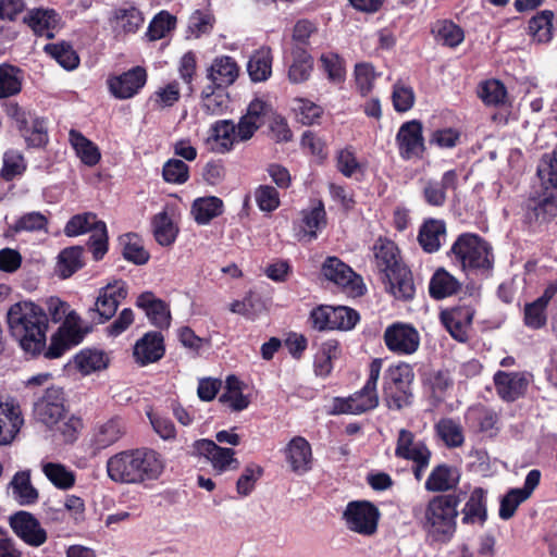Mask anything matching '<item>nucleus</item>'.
<instances>
[{
  "label": "nucleus",
  "mask_w": 557,
  "mask_h": 557,
  "mask_svg": "<svg viewBox=\"0 0 557 557\" xmlns=\"http://www.w3.org/2000/svg\"><path fill=\"white\" fill-rule=\"evenodd\" d=\"M7 321L12 337L26 354L36 356L42 352L49 320L40 306L32 301L16 302L9 308Z\"/></svg>",
  "instance_id": "f257e3e1"
},
{
  "label": "nucleus",
  "mask_w": 557,
  "mask_h": 557,
  "mask_svg": "<svg viewBox=\"0 0 557 557\" xmlns=\"http://www.w3.org/2000/svg\"><path fill=\"white\" fill-rule=\"evenodd\" d=\"M164 470L161 455L150 448L117 453L107 461L109 478L117 483L137 484L157 480Z\"/></svg>",
  "instance_id": "f03ea898"
},
{
  "label": "nucleus",
  "mask_w": 557,
  "mask_h": 557,
  "mask_svg": "<svg viewBox=\"0 0 557 557\" xmlns=\"http://www.w3.org/2000/svg\"><path fill=\"white\" fill-rule=\"evenodd\" d=\"M460 500L457 494H443L428 502L420 520L428 540L436 543H448L451 540L457 528Z\"/></svg>",
  "instance_id": "7ed1b4c3"
},
{
  "label": "nucleus",
  "mask_w": 557,
  "mask_h": 557,
  "mask_svg": "<svg viewBox=\"0 0 557 557\" xmlns=\"http://www.w3.org/2000/svg\"><path fill=\"white\" fill-rule=\"evenodd\" d=\"M540 190L534 189L527 203L528 218L546 221L557 213V146L548 156H544L537 166Z\"/></svg>",
  "instance_id": "20e7f679"
},
{
  "label": "nucleus",
  "mask_w": 557,
  "mask_h": 557,
  "mask_svg": "<svg viewBox=\"0 0 557 557\" xmlns=\"http://www.w3.org/2000/svg\"><path fill=\"white\" fill-rule=\"evenodd\" d=\"M382 360L374 359L369 366V376L364 386L347 398L336 397L333 400V414H360L372 410L379 405L376 392L377 381L382 370Z\"/></svg>",
  "instance_id": "39448f33"
},
{
  "label": "nucleus",
  "mask_w": 557,
  "mask_h": 557,
  "mask_svg": "<svg viewBox=\"0 0 557 557\" xmlns=\"http://www.w3.org/2000/svg\"><path fill=\"white\" fill-rule=\"evenodd\" d=\"M449 256L462 270H487L492 267L488 244L479 235L463 233L453 244Z\"/></svg>",
  "instance_id": "423d86ee"
},
{
  "label": "nucleus",
  "mask_w": 557,
  "mask_h": 557,
  "mask_svg": "<svg viewBox=\"0 0 557 557\" xmlns=\"http://www.w3.org/2000/svg\"><path fill=\"white\" fill-rule=\"evenodd\" d=\"M413 370L406 362L388 367L383 376V400L388 409L400 410L411 404Z\"/></svg>",
  "instance_id": "0eeeda50"
},
{
  "label": "nucleus",
  "mask_w": 557,
  "mask_h": 557,
  "mask_svg": "<svg viewBox=\"0 0 557 557\" xmlns=\"http://www.w3.org/2000/svg\"><path fill=\"white\" fill-rule=\"evenodd\" d=\"M90 232L89 245L92 249L95 260L103 258L108 250V232L103 221L97 219L91 212L76 214L70 219L64 227L67 236H78Z\"/></svg>",
  "instance_id": "6e6552de"
},
{
  "label": "nucleus",
  "mask_w": 557,
  "mask_h": 557,
  "mask_svg": "<svg viewBox=\"0 0 557 557\" xmlns=\"http://www.w3.org/2000/svg\"><path fill=\"white\" fill-rule=\"evenodd\" d=\"M381 512L368 500L349 502L343 512L346 528L361 536L371 537L377 532Z\"/></svg>",
  "instance_id": "1a4fd4ad"
},
{
  "label": "nucleus",
  "mask_w": 557,
  "mask_h": 557,
  "mask_svg": "<svg viewBox=\"0 0 557 557\" xmlns=\"http://www.w3.org/2000/svg\"><path fill=\"white\" fill-rule=\"evenodd\" d=\"M395 455L413 462L412 471L418 481L423 478L432 456L428 446L422 441H417L414 434L406 429L398 433Z\"/></svg>",
  "instance_id": "9d476101"
},
{
  "label": "nucleus",
  "mask_w": 557,
  "mask_h": 557,
  "mask_svg": "<svg viewBox=\"0 0 557 557\" xmlns=\"http://www.w3.org/2000/svg\"><path fill=\"white\" fill-rule=\"evenodd\" d=\"M127 293V284L122 280H114L101 287L94 307L89 309L92 322L101 324L110 320Z\"/></svg>",
  "instance_id": "9b49d317"
},
{
  "label": "nucleus",
  "mask_w": 557,
  "mask_h": 557,
  "mask_svg": "<svg viewBox=\"0 0 557 557\" xmlns=\"http://www.w3.org/2000/svg\"><path fill=\"white\" fill-rule=\"evenodd\" d=\"M383 339L387 349L398 356L412 355L420 347V334L410 323L395 322L388 325Z\"/></svg>",
  "instance_id": "f8f14e48"
},
{
  "label": "nucleus",
  "mask_w": 557,
  "mask_h": 557,
  "mask_svg": "<svg viewBox=\"0 0 557 557\" xmlns=\"http://www.w3.org/2000/svg\"><path fill=\"white\" fill-rule=\"evenodd\" d=\"M65 398L61 387L51 386L42 393L34 404L35 418L47 428L53 429L54 424L65 416Z\"/></svg>",
  "instance_id": "ddd939ff"
},
{
  "label": "nucleus",
  "mask_w": 557,
  "mask_h": 557,
  "mask_svg": "<svg viewBox=\"0 0 557 557\" xmlns=\"http://www.w3.org/2000/svg\"><path fill=\"white\" fill-rule=\"evenodd\" d=\"M396 144L403 159L421 158L425 149L421 122L412 120L404 123L396 135Z\"/></svg>",
  "instance_id": "4468645a"
},
{
  "label": "nucleus",
  "mask_w": 557,
  "mask_h": 557,
  "mask_svg": "<svg viewBox=\"0 0 557 557\" xmlns=\"http://www.w3.org/2000/svg\"><path fill=\"white\" fill-rule=\"evenodd\" d=\"M14 533L27 545L39 547L47 541V532L40 522L27 511H18L10 517Z\"/></svg>",
  "instance_id": "2eb2a0df"
},
{
  "label": "nucleus",
  "mask_w": 557,
  "mask_h": 557,
  "mask_svg": "<svg viewBox=\"0 0 557 557\" xmlns=\"http://www.w3.org/2000/svg\"><path fill=\"white\" fill-rule=\"evenodd\" d=\"M324 277L357 295L362 294L361 278L337 257H327L322 264Z\"/></svg>",
  "instance_id": "dca6fc26"
},
{
  "label": "nucleus",
  "mask_w": 557,
  "mask_h": 557,
  "mask_svg": "<svg viewBox=\"0 0 557 557\" xmlns=\"http://www.w3.org/2000/svg\"><path fill=\"white\" fill-rule=\"evenodd\" d=\"M283 455L290 471L297 475H302L312 469L311 445L302 436H294L284 447Z\"/></svg>",
  "instance_id": "f3484780"
},
{
  "label": "nucleus",
  "mask_w": 557,
  "mask_h": 557,
  "mask_svg": "<svg viewBox=\"0 0 557 557\" xmlns=\"http://www.w3.org/2000/svg\"><path fill=\"white\" fill-rule=\"evenodd\" d=\"M146 82V70L141 66H135L121 75L110 77L108 86L115 98L129 99L139 92Z\"/></svg>",
  "instance_id": "a211bd4d"
},
{
  "label": "nucleus",
  "mask_w": 557,
  "mask_h": 557,
  "mask_svg": "<svg viewBox=\"0 0 557 557\" xmlns=\"http://www.w3.org/2000/svg\"><path fill=\"white\" fill-rule=\"evenodd\" d=\"M194 448L199 455L210 460L213 469L220 473L230 469H237L239 466L238 460L234 457V449L221 447L211 440L203 438L196 441Z\"/></svg>",
  "instance_id": "6ab92c4d"
},
{
  "label": "nucleus",
  "mask_w": 557,
  "mask_h": 557,
  "mask_svg": "<svg viewBox=\"0 0 557 557\" xmlns=\"http://www.w3.org/2000/svg\"><path fill=\"white\" fill-rule=\"evenodd\" d=\"M541 480L540 470H531L524 481V485L521 488H511L502 499L499 507V517L504 520L510 519L518 506L527 500L537 487Z\"/></svg>",
  "instance_id": "aec40b11"
},
{
  "label": "nucleus",
  "mask_w": 557,
  "mask_h": 557,
  "mask_svg": "<svg viewBox=\"0 0 557 557\" xmlns=\"http://www.w3.org/2000/svg\"><path fill=\"white\" fill-rule=\"evenodd\" d=\"M24 419L20 405L13 400L0 401V445H8L18 434Z\"/></svg>",
  "instance_id": "412c9836"
},
{
  "label": "nucleus",
  "mask_w": 557,
  "mask_h": 557,
  "mask_svg": "<svg viewBox=\"0 0 557 557\" xmlns=\"http://www.w3.org/2000/svg\"><path fill=\"white\" fill-rule=\"evenodd\" d=\"M494 384L499 397L506 401H513L521 397L529 385L524 373L497 371Z\"/></svg>",
  "instance_id": "4be33fe9"
},
{
  "label": "nucleus",
  "mask_w": 557,
  "mask_h": 557,
  "mask_svg": "<svg viewBox=\"0 0 557 557\" xmlns=\"http://www.w3.org/2000/svg\"><path fill=\"white\" fill-rule=\"evenodd\" d=\"M473 319V311L469 307H456L444 310L441 321L449 334L459 342H466L468 331Z\"/></svg>",
  "instance_id": "5701e85b"
},
{
  "label": "nucleus",
  "mask_w": 557,
  "mask_h": 557,
  "mask_svg": "<svg viewBox=\"0 0 557 557\" xmlns=\"http://www.w3.org/2000/svg\"><path fill=\"white\" fill-rule=\"evenodd\" d=\"M208 143L211 150L216 153L230 152L235 144L239 143V136L236 132V124L232 120L216 121L210 128Z\"/></svg>",
  "instance_id": "b1692460"
},
{
  "label": "nucleus",
  "mask_w": 557,
  "mask_h": 557,
  "mask_svg": "<svg viewBox=\"0 0 557 557\" xmlns=\"http://www.w3.org/2000/svg\"><path fill=\"white\" fill-rule=\"evenodd\" d=\"M556 294L557 283H549L537 299L524 306V323L528 327L539 330L546 324V308Z\"/></svg>",
  "instance_id": "393cba45"
},
{
  "label": "nucleus",
  "mask_w": 557,
  "mask_h": 557,
  "mask_svg": "<svg viewBox=\"0 0 557 557\" xmlns=\"http://www.w3.org/2000/svg\"><path fill=\"white\" fill-rule=\"evenodd\" d=\"M127 432L123 418L115 416L95 426L92 444L98 449H104L119 442Z\"/></svg>",
  "instance_id": "a878e982"
},
{
  "label": "nucleus",
  "mask_w": 557,
  "mask_h": 557,
  "mask_svg": "<svg viewBox=\"0 0 557 557\" xmlns=\"http://www.w3.org/2000/svg\"><path fill=\"white\" fill-rule=\"evenodd\" d=\"M136 306L143 309L150 322L160 329L170 326L171 314L168 305L157 298L151 292H145L137 297Z\"/></svg>",
  "instance_id": "bb28decb"
},
{
  "label": "nucleus",
  "mask_w": 557,
  "mask_h": 557,
  "mask_svg": "<svg viewBox=\"0 0 557 557\" xmlns=\"http://www.w3.org/2000/svg\"><path fill=\"white\" fill-rule=\"evenodd\" d=\"M268 106L262 100L256 99L248 106L247 112L243 115L236 125L240 141L249 140L256 131L264 124V116Z\"/></svg>",
  "instance_id": "cd10ccee"
},
{
  "label": "nucleus",
  "mask_w": 557,
  "mask_h": 557,
  "mask_svg": "<svg viewBox=\"0 0 557 557\" xmlns=\"http://www.w3.org/2000/svg\"><path fill=\"white\" fill-rule=\"evenodd\" d=\"M164 355L163 336L159 332H148L134 347V357L141 366L156 362Z\"/></svg>",
  "instance_id": "c85d7f7f"
},
{
  "label": "nucleus",
  "mask_w": 557,
  "mask_h": 557,
  "mask_svg": "<svg viewBox=\"0 0 557 557\" xmlns=\"http://www.w3.org/2000/svg\"><path fill=\"white\" fill-rule=\"evenodd\" d=\"M25 22L39 36L52 38L60 27V15L53 9H34L25 16Z\"/></svg>",
  "instance_id": "c756f323"
},
{
  "label": "nucleus",
  "mask_w": 557,
  "mask_h": 557,
  "mask_svg": "<svg viewBox=\"0 0 557 557\" xmlns=\"http://www.w3.org/2000/svg\"><path fill=\"white\" fill-rule=\"evenodd\" d=\"M385 288L398 300H411L416 293L411 272L404 265L386 274Z\"/></svg>",
  "instance_id": "7c9ffc66"
},
{
  "label": "nucleus",
  "mask_w": 557,
  "mask_h": 557,
  "mask_svg": "<svg viewBox=\"0 0 557 557\" xmlns=\"http://www.w3.org/2000/svg\"><path fill=\"white\" fill-rule=\"evenodd\" d=\"M375 265L384 276L398 268L404 267L400 262L399 251L396 244L387 238H379L373 246Z\"/></svg>",
  "instance_id": "2f4dec72"
},
{
  "label": "nucleus",
  "mask_w": 557,
  "mask_h": 557,
  "mask_svg": "<svg viewBox=\"0 0 557 557\" xmlns=\"http://www.w3.org/2000/svg\"><path fill=\"white\" fill-rule=\"evenodd\" d=\"M238 72V65L233 58L218 57L208 70V78L216 88H225L236 81Z\"/></svg>",
  "instance_id": "473e14b6"
},
{
  "label": "nucleus",
  "mask_w": 557,
  "mask_h": 557,
  "mask_svg": "<svg viewBox=\"0 0 557 557\" xmlns=\"http://www.w3.org/2000/svg\"><path fill=\"white\" fill-rule=\"evenodd\" d=\"M459 479L460 475L456 468L442 463L433 468L424 487L429 492H447L457 486Z\"/></svg>",
  "instance_id": "72a5a7b5"
},
{
  "label": "nucleus",
  "mask_w": 557,
  "mask_h": 557,
  "mask_svg": "<svg viewBox=\"0 0 557 557\" xmlns=\"http://www.w3.org/2000/svg\"><path fill=\"white\" fill-rule=\"evenodd\" d=\"M446 238V225L441 220H429L420 228L418 240L426 252H435Z\"/></svg>",
  "instance_id": "f704fd0d"
},
{
  "label": "nucleus",
  "mask_w": 557,
  "mask_h": 557,
  "mask_svg": "<svg viewBox=\"0 0 557 557\" xmlns=\"http://www.w3.org/2000/svg\"><path fill=\"white\" fill-rule=\"evenodd\" d=\"M273 55L271 49L261 47L249 58L247 72L255 83L265 82L272 74Z\"/></svg>",
  "instance_id": "c9c22d12"
},
{
  "label": "nucleus",
  "mask_w": 557,
  "mask_h": 557,
  "mask_svg": "<svg viewBox=\"0 0 557 557\" xmlns=\"http://www.w3.org/2000/svg\"><path fill=\"white\" fill-rule=\"evenodd\" d=\"M27 170V160L24 154L14 148L8 149L2 154L0 180L10 183L22 178Z\"/></svg>",
  "instance_id": "e433bc0d"
},
{
  "label": "nucleus",
  "mask_w": 557,
  "mask_h": 557,
  "mask_svg": "<svg viewBox=\"0 0 557 557\" xmlns=\"http://www.w3.org/2000/svg\"><path fill=\"white\" fill-rule=\"evenodd\" d=\"M301 214L304 237H308L309 240L317 238L318 233L326 226L323 202L318 200L311 208L302 210Z\"/></svg>",
  "instance_id": "4c0bfd02"
},
{
  "label": "nucleus",
  "mask_w": 557,
  "mask_h": 557,
  "mask_svg": "<svg viewBox=\"0 0 557 557\" xmlns=\"http://www.w3.org/2000/svg\"><path fill=\"white\" fill-rule=\"evenodd\" d=\"M69 140L82 162L88 166L96 165L100 160V151L98 147L82 133L71 129Z\"/></svg>",
  "instance_id": "58836bf2"
},
{
  "label": "nucleus",
  "mask_w": 557,
  "mask_h": 557,
  "mask_svg": "<svg viewBox=\"0 0 557 557\" xmlns=\"http://www.w3.org/2000/svg\"><path fill=\"white\" fill-rule=\"evenodd\" d=\"M460 283L444 269H438L430 281L429 292L434 299H443L458 292Z\"/></svg>",
  "instance_id": "ea45409f"
},
{
  "label": "nucleus",
  "mask_w": 557,
  "mask_h": 557,
  "mask_svg": "<svg viewBox=\"0 0 557 557\" xmlns=\"http://www.w3.org/2000/svg\"><path fill=\"white\" fill-rule=\"evenodd\" d=\"M23 73L11 64H0V98H9L22 90Z\"/></svg>",
  "instance_id": "a19ab883"
},
{
  "label": "nucleus",
  "mask_w": 557,
  "mask_h": 557,
  "mask_svg": "<svg viewBox=\"0 0 557 557\" xmlns=\"http://www.w3.org/2000/svg\"><path fill=\"white\" fill-rule=\"evenodd\" d=\"M462 513L463 523H483L486 520L485 493L482 488L478 487L472 491Z\"/></svg>",
  "instance_id": "79ce46f5"
},
{
  "label": "nucleus",
  "mask_w": 557,
  "mask_h": 557,
  "mask_svg": "<svg viewBox=\"0 0 557 557\" xmlns=\"http://www.w3.org/2000/svg\"><path fill=\"white\" fill-rule=\"evenodd\" d=\"M219 400L228 405L233 411H242L249 406V399L243 394L242 382L234 375L226 377L225 392Z\"/></svg>",
  "instance_id": "37998d69"
},
{
  "label": "nucleus",
  "mask_w": 557,
  "mask_h": 557,
  "mask_svg": "<svg viewBox=\"0 0 557 557\" xmlns=\"http://www.w3.org/2000/svg\"><path fill=\"white\" fill-rule=\"evenodd\" d=\"M14 498L21 505H30L38 499V492L30 483V475L26 471L17 472L11 481Z\"/></svg>",
  "instance_id": "c03bdc74"
},
{
  "label": "nucleus",
  "mask_w": 557,
  "mask_h": 557,
  "mask_svg": "<svg viewBox=\"0 0 557 557\" xmlns=\"http://www.w3.org/2000/svg\"><path fill=\"white\" fill-rule=\"evenodd\" d=\"M223 202L218 197L198 198L194 201L191 213L199 224H207L222 211Z\"/></svg>",
  "instance_id": "a18cd8bd"
},
{
  "label": "nucleus",
  "mask_w": 557,
  "mask_h": 557,
  "mask_svg": "<svg viewBox=\"0 0 557 557\" xmlns=\"http://www.w3.org/2000/svg\"><path fill=\"white\" fill-rule=\"evenodd\" d=\"M45 52L53 58L65 70H74L79 64V58L73 47L65 42L48 44L44 48Z\"/></svg>",
  "instance_id": "49530a36"
},
{
  "label": "nucleus",
  "mask_w": 557,
  "mask_h": 557,
  "mask_svg": "<svg viewBox=\"0 0 557 557\" xmlns=\"http://www.w3.org/2000/svg\"><path fill=\"white\" fill-rule=\"evenodd\" d=\"M553 12L545 10L532 17L529 22V32L533 39L540 44L550 41L553 37Z\"/></svg>",
  "instance_id": "de8ad7c7"
},
{
  "label": "nucleus",
  "mask_w": 557,
  "mask_h": 557,
  "mask_svg": "<svg viewBox=\"0 0 557 557\" xmlns=\"http://www.w3.org/2000/svg\"><path fill=\"white\" fill-rule=\"evenodd\" d=\"M153 235L161 246H170L177 236V227L166 212L154 215L152 220Z\"/></svg>",
  "instance_id": "09e8293b"
},
{
  "label": "nucleus",
  "mask_w": 557,
  "mask_h": 557,
  "mask_svg": "<svg viewBox=\"0 0 557 557\" xmlns=\"http://www.w3.org/2000/svg\"><path fill=\"white\" fill-rule=\"evenodd\" d=\"M75 363L83 374H90L91 372L106 369L108 357L100 350L86 349L76 355Z\"/></svg>",
  "instance_id": "8fccbe9b"
},
{
  "label": "nucleus",
  "mask_w": 557,
  "mask_h": 557,
  "mask_svg": "<svg viewBox=\"0 0 557 557\" xmlns=\"http://www.w3.org/2000/svg\"><path fill=\"white\" fill-rule=\"evenodd\" d=\"M83 249L70 247L63 249L59 255L58 272L62 278H67L83 267Z\"/></svg>",
  "instance_id": "3c124183"
},
{
  "label": "nucleus",
  "mask_w": 557,
  "mask_h": 557,
  "mask_svg": "<svg viewBox=\"0 0 557 557\" xmlns=\"http://www.w3.org/2000/svg\"><path fill=\"white\" fill-rule=\"evenodd\" d=\"M42 472L58 488L67 490L75 483L74 473L61 463L46 462L42 465Z\"/></svg>",
  "instance_id": "603ef678"
},
{
  "label": "nucleus",
  "mask_w": 557,
  "mask_h": 557,
  "mask_svg": "<svg viewBox=\"0 0 557 557\" xmlns=\"http://www.w3.org/2000/svg\"><path fill=\"white\" fill-rule=\"evenodd\" d=\"M123 256L135 264H145L149 260V252L144 248L141 239L136 234H126L121 238Z\"/></svg>",
  "instance_id": "864d4df0"
},
{
  "label": "nucleus",
  "mask_w": 557,
  "mask_h": 557,
  "mask_svg": "<svg viewBox=\"0 0 557 557\" xmlns=\"http://www.w3.org/2000/svg\"><path fill=\"white\" fill-rule=\"evenodd\" d=\"M313 67V61L305 50H296L294 60L288 70V78L292 83L299 84L307 81Z\"/></svg>",
  "instance_id": "5fc2aeb1"
},
{
  "label": "nucleus",
  "mask_w": 557,
  "mask_h": 557,
  "mask_svg": "<svg viewBox=\"0 0 557 557\" xmlns=\"http://www.w3.org/2000/svg\"><path fill=\"white\" fill-rule=\"evenodd\" d=\"M438 436L448 447H459L465 442L462 426L453 419H442L436 424Z\"/></svg>",
  "instance_id": "6e6d98bb"
},
{
  "label": "nucleus",
  "mask_w": 557,
  "mask_h": 557,
  "mask_svg": "<svg viewBox=\"0 0 557 557\" xmlns=\"http://www.w3.org/2000/svg\"><path fill=\"white\" fill-rule=\"evenodd\" d=\"M433 32L437 40L448 47H457L465 38L463 30L450 21L437 22Z\"/></svg>",
  "instance_id": "4d7b16f0"
},
{
  "label": "nucleus",
  "mask_w": 557,
  "mask_h": 557,
  "mask_svg": "<svg viewBox=\"0 0 557 557\" xmlns=\"http://www.w3.org/2000/svg\"><path fill=\"white\" fill-rule=\"evenodd\" d=\"M479 96L487 106H503L507 100V90L499 81H487L480 87Z\"/></svg>",
  "instance_id": "13d9d810"
},
{
  "label": "nucleus",
  "mask_w": 557,
  "mask_h": 557,
  "mask_svg": "<svg viewBox=\"0 0 557 557\" xmlns=\"http://www.w3.org/2000/svg\"><path fill=\"white\" fill-rule=\"evenodd\" d=\"M293 110L297 119L305 125L313 124L322 113V109L318 104L304 98L294 99Z\"/></svg>",
  "instance_id": "bf43d9fd"
},
{
  "label": "nucleus",
  "mask_w": 557,
  "mask_h": 557,
  "mask_svg": "<svg viewBox=\"0 0 557 557\" xmlns=\"http://www.w3.org/2000/svg\"><path fill=\"white\" fill-rule=\"evenodd\" d=\"M180 99L178 83L172 82L165 87L159 88L150 97L149 101L154 109L172 107Z\"/></svg>",
  "instance_id": "052dcab7"
},
{
  "label": "nucleus",
  "mask_w": 557,
  "mask_h": 557,
  "mask_svg": "<svg viewBox=\"0 0 557 557\" xmlns=\"http://www.w3.org/2000/svg\"><path fill=\"white\" fill-rule=\"evenodd\" d=\"M332 330L348 331L355 327L359 321V314L356 310L339 306L332 307Z\"/></svg>",
  "instance_id": "680f3d73"
},
{
  "label": "nucleus",
  "mask_w": 557,
  "mask_h": 557,
  "mask_svg": "<svg viewBox=\"0 0 557 557\" xmlns=\"http://www.w3.org/2000/svg\"><path fill=\"white\" fill-rule=\"evenodd\" d=\"M174 25L175 17L170 13L162 11L150 22L147 35L150 40L161 39L166 36Z\"/></svg>",
  "instance_id": "e2e57ef3"
},
{
  "label": "nucleus",
  "mask_w": 557,
  "mask_h": 557,
  "mask_svg": "<svg viewBox=\"0 0 557 557\" xmlns=\"http://www.w3.org/2000/svg\"><path fill=\"white\" fill-rule=\"evenodd\" d=\"M58 333L65 337L72 344H79L84 337V333L81 329V318L72 311L66 318L63 319L62 325L59 327Z\"/></svg>",
  "instance_id": "0e129e2a"
},
{
  "label": "nucleus",
  "mask_w": 557,
  "mask_h": 557,
  "mask_svg": "<svg viewBox=\"0 0 557 557\" xmlns=\"http://www.w3.org/2000/svg\"><path fill=\"white\" fill-rule=\"evenodd\" d=\"M461 138V133L453 127L435 129L431 133L429 143L442 149L455 148Z\"/></svg>",
  "instance_id": "69168bd1"
},
{
  "label": "nucleus",
  "mask_w": 557,
  "mask_h": 557,
  "mask_svg": "<svg viewBox=\"0 0 557 557\" xmlns=\"http://www.w3.org/2000/svg\"><path fill=\"white\" fill-rule=\"evenodd\" d=\"M263 474V469L257 465H249L238 478L236 488L239 495L248 496L255 488L256 482Z\"/></svg>",
  "instance_id": "338daca9"
},
{
  "label": "nucleus",
  "mask_w": 557,
  "mask_h": 557,
  "mask_svg": "<svg viewBox=\"0 0 557 557\" xmlns=\"http://www.w3.org/2000/svg\"><path fill=\"white\" fill-rule=\"evenodd\" d=\"M163 178L173 184H183L188 177V165L178 159H171L163 165Z\"/></svg>",
  "instance_id": "774afa93"
}]
</instances>
